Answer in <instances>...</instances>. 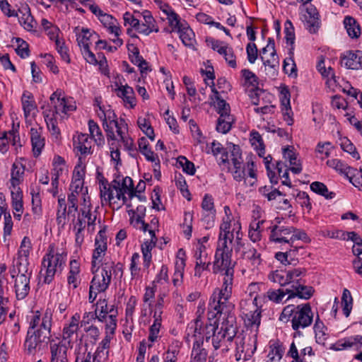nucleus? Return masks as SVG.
<instances>
[{"label":"nucleus","instance_id":"14","mask_svg":"<svg viewBox=\"0 0 362 362\" xmlns=\"http://www.w3.org/2000/svg\"><path fill=\"white\" fill-rule=\"evenodd\" d=\"M107 270H103L101 273L93 274V277L90 281L89 288L88 300L93 303L98 293L105 292L109 287L112 276L107 274Z\"/></svg>","mask_w":362,"mask_h":362},{"label":"nucleus","instance_id":"37","mask_svg":"<svg viewBox=\"0 0 362 362\" xmlns=\"http://www.w3.org/2000/svg\"><path fill=\"white\" fill-rule=\"evenodd\" d=\"M150 239L146 240L142 245L141 251L144 256V267H148L151 259V250L156 246L157 238L153 230H148Z\"/></svg>","mask_w":362,"mask_h":362},{"label":"nucleus","instance_id":"12","mask_svg":"<svg viewBox=\"0 0 362 362\" xmlns=\"http://www.w3.org/2000/svg\"><path fill=\"white\" fill-rule=\"evenodd\" d=\"M235 358L237 361L249 360L257 349L256 333L252 335H235Z\"/></svg>","mask_w":362,"mask_h":362},{"label":"nucleus","instance_id":"32","mask_svg":"<svg viewBox=\"0 0 362 362\" xmlns=\"http://www.w3.org/2000/svg\"><path fill=\"white\" fill-rule=\"evenodd\" d=\"M18 14L19 23L27 31H33L36 28L37 23L34 20L30 13V9L28 5L21 6L18 10Z\"/></svg>","mask_w":362,"mask_h":362},{"label":"nucleus","instance_id":"6","mask_svg":"<svg viewBox=\"0 0 362 362\" xmlns=\"http://www.w3.org/2000/svg\"><path fill=\"white\" fill-rule=\"evenodd\" d=\"M67 253L62 250L49 247L42 261L40 276L43 283L49 284L57 274H60L66 262Z\"/></svg>","mask_w":362,"mask_h":362},{"label":"nucleus","instance_id":"3","mask_svg":"<svg viewBox=\"0 0 362 362\" xmlns=\"http://www.w3.org/2000/svg\"><path fill=\"white\" fill-rule=\"evenodd\" d=\"M236 331L235 317L233 315H228L223 319L220 327L216 321L206 324L204 333L206 341L211 339L212 345L214 349L217 350L226 341H231L236 335Z\"/></svg>","mask_w":362,"mask_h":362},{"label":"nucleus","instance_id":"54","mask_svg":"<svg viewBox=\"0 0 362 362\" xmlns=\"http://www.w3.org/2000/svg\"><path fill=\"white\" fill-rule=\"evenodd\" d=\"M88 129L92 139L98 146H103L105 144V138L99 126L93 120H89Z\"/></svg>","mask_w":362,"mask_h":362},{"label":"nucleus","instance_id":"22","mask_svg":"<svg viewBox=\"0 0 362 362\" xmlns=\"http://www.w3.org/2000/svg\"><path fill=\"white\" fill-rule=\"evenodd\" d=\"M32 243L30 239L25 236L20 245L18 250L17 257L14 259L13 267H25L29 268L28 257L32 251Z\"/></svg>","mask_w":362,"mask_h":362},{"label":"nucleus","instance_id":"21","mask_svg":"<svg viewBox=\"0 0 362 362\" xmlns=\"http://www.w3.org/2000/svg\"><path fill=\"white\" fill-rule=\"evenodd\" d=\"M138 21H139V27L138 33L145 36L149 35L152 33H158L159 28L156 21L152 16L151 11L144 10L137 13Z\"/></svg>","mask_w":362,"mask_h":362},{"label":"nucleus","instance_id":"2","mask_svg":"<svg viewBox=\"0 0 362 362\" xmlns=\"http://www.w3.org/2000/svg\"><path fill=\"white\" fill-rule=\"evenodd\" d=\"M52 325L50 311L46 310L44 313L37 311L33 315L24 343L25 349L29 354L35 353L44 344L49 342Z\"/></svg>","mask_w":362,"mask_h":362},{"label":"nucleus","instance_id":"9","mask_svg":"<svg viewBox=\"0 0 362 362\" xmlns=\"http://www.w3.org/2000/svg\"><path fill=\"white\" fill-rule=\"evenodd\" d=\"M224 216L219 226L218 241L232 244L235 239L237 245H241L242 233L240 217L233 214L228 206L223 208Z\"/></svg>","mask_w":362,"mask_h":362},{"label":"nucleus","instance_id":"18","mask_svg":"<svg viewBox=\"0 0 362 362\" xmlns=\"http://www.w3.org/2000/svg\"><path fill=\"white\" fill-rule=\"evenodd\" d=\"M50 362H68V351L72 346L59 339H49Z\"/></svg>","mask_w":362,"mask_h":362},{"label":"nucleus","instance_id":"7","mask_svg":"<svg viewBox=\"0 0 362 362\" xmlns=\"http://www.w3.org/2000/svg\"><path fill=\"white\" fill-rule=\"evenodd\" d=\"M105 231L100 230L95 238V249L92 255L91 271L93 274L101 273L107 269L109 276L115 273V264L110 258L105 257L107 251Z\"/></svg>","mask_w":362,"mask_h":362},{"label":"nucleus","instance_id":"39","mask_svg":"<svg viewBox=\"0 0 362 362\" xmlns=\"http://www.w3.org/2000/svg\"><path fill=\"white\" fill-rule=\"evenodd\" d=\"M362 346V336L355 335L339 340L335 344V349L341 351L351 348L358 349Z\"/></svg>","mask_w":362,"mask_h":362},{"label":"nucleus","instance_id":"50","mask_svg":"<svg viewBox=\"0 0 362 362\" xmlns=\"http://www.w3.org/2000/svg\"><path fill=\"white\" fill-rule=\"evenodd\" d=\"M211 91L213 92L214 95L211 97L212 100H216L214 101L215 107L217 109V112L219 114V115H221V114H229L230 113V105L228 103H227L224 100L221 99L219 96V93L216 90L214 87V84L211 86Z\"/></svg>","mask_w":362,"mask_h":362},{"label":"nucleus","instance_id":"1","mask_svg":"<svg viewBox=\"0 0 362 362\" xmlns=\"http://www.w3.org/2000/svg\"><path fill=\"white\" fill-rule=\"evenodd\" d=\"M49 102V106L43 111V115L52 136L58 141L61 136L59 123L67 119L76 106L72 98L62 96V91L59 90L51 95Z\"/></svg>","mask_w":362,"mask_h":362},{"label":"nucleus","instance_id":"44","mask_svg":"<svg viewBox=\"0 0 362 362\" xmlns=\"http://www.w3.org/2000/svg\"><path fill=\"white\" fill-rule=\"evenodd\" d=\"M208 353L203 347V343L194 341L191 352L190 362H206Z\"/></svg>","mask_w":362,"mask_h":362},{"label":"nucleus","instance_id":"36","mask_svg":"<svg viewBox=\"0 0 362 362\" xmlns=\"http://www.w3.org/2000/svg\"><path fill=\"white\" fill-rule=\"evenodd\" d=\"M235 270H229L219 272L222 276V284L221 288H216L214 290L223 293L226 296H231Z\"/></svg>","mask_w":362,"mask_h":362},{"label":"nucleus","instance_id":"34","mask_svg":"<svg viewBox=\"0 0 362 362\" xmlns=\"http://www.w3.org/2000/svg\"><path fill=\"white\" fill-rule=\"evenodd\" d=\"M30 140L33 146V152L35 157H37L42 153L45 146V139L42 136V129L32 127L30 129Z\"/></svg>","mask_w":362,"mask_h":362},{"label":"nucleus","instance_id":"40","mask_svg":"<svg viewBox=\"0 0 362 362\" xmlns=\"http://www.w3.org/2000/svg\"><path fill=\"white\" fill-rule=\"evenodd\" d=\"M74 33L76 34V40L81 49L90 47V37L93 36V33L90 29L77 26L74 28Z\"/></svg>","mask_w":362,"mask_h":362},{"label":"nucleus","instance_id":"46","mask_svg":"<svg viewBox=\"0 0 362 362\" xmlns=\"http://www.w3.org/2000/svg\"><path fill=\"white\" fill-rule=\"evenodd\" d=\"M269 351L267 354L266 362H280L284 353V349L281 344L278 341L269 345Z\"/></svg>","mask_w":362,"mask_h":362},{"label":"nucleus","instance_id":"13","mask_svg":"<svg viewBox=\"0 0 362 362\" xmlns=\"http://www.w3.org/2000/svg\"><path fill=\"white\" fill-rule=\"evenodd\" d=\"M231 296H226L223 293L214 291L209 303V313L212 317H216L218 315L223 314L226 315H231L234 305L230 302Z\"/></svg>","mask_w":362,"mask_h":362},{"label":"nucleus","instance_id":"59","mask_svg":"<svg viewBox=\"0 0 362 362\" xmlns=\"http://www.w3.org/2000/svg\"><path fill=\"white\" fill-rule=\"evenodd\" d=\"M288 287L279 289H269L266 293L268 299L275 303H281L284 301V297L289 296Z\"/></svg>","mask_w":362,"mask_h":362},{"label":"nucleus","instance_id":"27","mask_svg":"<svg viewBox=\"0 0 362 362\" xmlns=\"http://www.w3.org/2000/svg\"><path fill=\"white\" fill-rule=\"evenodd\" d=\"M288 289L290 293L286 301L296 297L308 300L310 298L314 293L313 287L303 285L301 283H296L293 286H290Z\"/></svg>","mask_w":362,"mask_h":362},{"label":"nucleus","instance_id":"56","mask_svg":"<svg viewBox=\"0 0 362 362\" xmlns=\"http://www.w3.org/2000/svg\"><path fill=\"white\" fill-rule=\"evenodd\" d=\"M134 206L127 208V213L130 218V223L135 228L146 232L148 230V225L144 222V217L135 214L134 212Z\"/></svg>","mask_w":362,"mask_h":362},{"label":"nucleus","instance_id":"30","mask_svg":"<svg viewBox=\"0 0 362 362\" xmlns=\"http://www.w3.org/2000/svg\"><path fill=\"white\" fill-rule=\"evenodd\" d=\"M25 170V160L18 158L13 163L11 170V186H19L23 180Z\"/></svg>","mask_w":362,"mask_h":362},{"label":"nucleus","instance_id":"24","mask_svg":"<svg viewBox=\"0 0 362 362\" xmlns=\"http://www.w3.org/2000/svg\"><path fill=\"white\" fill-rule=\"evenodd\" d=\"M235 251L238 252H240V259L245 261L247 264H248L249 267L255 268L261 263V257L260 254L257 251V250L250 246H243L241 245L237 246L235 248Z\"/></svg>","mask_w":362,"mask_h":362},{"label":"nucleus","instance_id":"8","mask_svg":"<svg viewBox=\"0 0 362 362\" xmlns=\"http://www.w3.org/2000/svg\"><path fill=\"white\" fill-rule=\"evenodd\" d=\"M99 188L102 204H109L114 210L120 209L124 204L127 208H132L137 203L131 201L126 196L127 192L115 183L110 185L107 181L100 180Z\"/></svg>","mask_w":362,"mask_h":362},{"label":"nucleus","instance_id":"10","mask_svg":"<svg viewBox=\"0 0 362 362\" xmlns=\"http://www.w3.org/2000/svg\"><path fill=\"white\" fill-rule=\"evenodd\" d=\"M11 276L13 279V291L16 300H25L30 291L32 270L23 267H13Z\"/></svg>","mask_w":362,"mask_h":362},{"label":"nucleus","instance_id":"51","mask_svg":"<svg viewBox=\"0 0 362 362\" xmlns=\"http://www.w3.org/2000/svg\"><path fill=\"white\" fill-rule=\"evenodd\" d=\"M234 122L233 115L229 114H221L217 120L216 130L222 134L228 132Z\"/></svg>","mask_w":362,"mask_h":362},{"label":"nucleus","instance_id":"63","mask_svg":"<svg viewBox=\"0 0 362 362\" xmlns=\"http://www.w3.org/2000/svg\"><path fill=\"white\" fill-rule=\"evenodd\" d=\"M194 257L196 259V262H198L199 265L208 264V253L206 251V247L203 243L199 242L196 245Z\"/></svg>","mask_w":362,"mask_h":362},{"label":"nucleus","instance_id":"64","mask_svg":"<svg viewBox=\"0 0 362 362\" xmlns=\"http://www.w3.org/2000/svg\"><path fill=\"white\" fill-rule=\"evenodd\" d=\"M250 141L259 156H262L265 153V150L263 140L259 133L257 132H251Z\"/></svg>","mask_w":362,"mask_h":362},{"label":"nucleus","instance_id":"17","mask_svg":"<svg viewBox=\"0 0 362 362\" xmlns=\"http://www.w3.org/2000/svg\"><path fill=\"white\" fill-rule=\"evenodd\" d=\"M98 212L96 209H80L77 214V217H74L72 219V225H76L78 221L81 222L82 228H87V230L89 233H93L95 230V226L98 221Z\"/></svg>","mask_w":362,"mask_h":362},{"label":"nucleus","instance_id":"52","mask_svg":"<svg viewBox=\"0 0 362 362\" xmlns=\"http://www.w3.org/2000/svg\"><path fill=\"white\" fill-rule=\"evenodd\" d=\"M318 13L313 10V12L308 11L305 16V27L310 33H315L320 27Z\"/></svg>","mask_w":362,"mask_h":362},{"label":"nucleus","instance_id":"5","mask_svg":"<svg viewBox=\"0 0 362 362\" xmlns=\"http://www.w3.org/2000/svg\"><path fill=\"white\" fill-rule=\"evenodd\" d=\"M102 115L100 117L103 119V126L106 132L108 144L113 146L122 141L125 145H131L132 141L127 136V125L124 120H117V116L110 109L103 112Z\"/></svg>","mask_w":362,"mask_h":362},{"label":"nucleus","instance_id":"28","mask_svg":"<svg viewBox=\"0 0 362 362\" xmlns=\"http://www.w3.org/2000/svg\"><path fill=\"white\" fill-rule=\"evenodd\" d=\"M117 88L115 89L116 95L122 99L124 104L126 107L133 108L136 104V98L133 88L128 85L116 84Z\"/></svg>","mask_w":362,"mask_h":362},{"label":"nucleus","instance_id":"29","mask_svg":"<svg viewBox=\"0 0 362 362\" xmlns=\"http://www.w3.org/2000/svg\"><path fill=\"white\" fill-rule=\"evenodd\" d=\"M341 64L348 69H362V51H348L341 58Z\"/></svg>","mask_w":362,"mask_h":362},{"label":"nucleus","instance_id":"4","mask_svg":"<svg viewBox=\"0 0 362 362\" xmlns=\"http://www.w3.org/2000/svg\"><path fill=\"white\" fill-rule=\"evenodd\" d=\"M283 322H291L293 330L299 332L310 327L313 321V313L310 303L285 306L279 316Z\"/></svg>","mask_w":362,"mask_h":362},{"label":"nucleus","instance_id":"16","mask_svg":"<svg viewBox=\"0 0 362 362\" xmlns=\"http://www.w3.org/2000/svg\"><path fill=\"white\" fill-rule=\"evenodd\" d=\"M229 170L233 178L238 182L245 179V172L243 165V159L240 148L238 146L233 145L230 153V159H228Z\"/></svg>","mask_w":362,"mask_h":362},{"label":"nucleus","instance_id":"55","mask_svg":"<svg viewBox=\"0 0 362 362\" xmlns=\"http://www.w3.org/2000/svg\"><path fill=\"white\" fill-rule=\"evenodd\" d=\"M134 206L127 208V213L130 218V223L135 228L146 232L148 230V225L144 222V217L135 214L134 212Z\"/></svg>","mask_w":362,"mask_h":362},{"label":"nucleus","instance_id":"25","mask_svg":"<svg viewBox=\"0 0 362 362\" xmlns=\"http://www.w3.org/2000/svg\"><path fill=\"white\" fill-rule=\"evenodd\" d=\"M327 165L339 173L344 175L355 187H358V185L356 184L355 180L357 169L349 166L344 162L337 158L328 160Z\"/></svg>","mask_w":362,"mask_h":362},{"label":"nucleus","instance_id":"11","mask_svg":"<svg viewBox=\"0 0 362 362\" xmlns=\"http://www.w3.org/2000/svg\"><path fill=\"white\" fill-rule=\"evenodd\" d=\"M232 244L226 242H217L216 250L213 262V272L218 274L221 272L235 270L236 262L232 260Z\"/></svg>","mask_w":362,"mask_h":362},{"label":"nucleus","instance_id":"31","mask_svg":"<svg viewBox=\"0 0 362 362\" xmlns=\"http://www.w3.org/2000/svg\"><path fill=\"white\" fill-rule=\"evenodd\" d=\"M74 146L83 156L91 154L92 139L88 137L87 134L80 133L74 137Z\"/></svg>","mask_w":362,"mask_h":362},{"label":"nucleus","instance_id":"60","mask_svg":"<svg viewBox=\"0 0 362 362\" xmlns=\"http://www.w3.org/2000/svg\"><path fill=\"white\" fill-rule=\"evenodd\" d=\"M137 13H139V11H135L133 13H131L130 12H125L123 15L124 26H129V28H127L128 34H130V32L132 31V28L138 33L139 21H138L139 16H137Z\"/></svg>","mask_w":362,"mask_h":362},{"label":"nucleus","instance_id":"48","mask_svg":"<svg viewBox=\"0 0 362 362\" xmlns=\"http://www.w3.org/2000/svg\"><path fill=\"white\" fill-rule=\"evenodd\" d=\"M95 313L98 315L97 318L98 320L103 322L108 313L110 315L116 313V311L115 310L114 305H108L106 300L100 299L96 303Z\"/></svg>","mask_w":362,"mask_h":362},{"label":"nucleus","instance_id":"35","mask_svg":"<svg viewBox=\"0 0 362 362\" xmlns=\"http://www.w3.org/2000/svg\"><path fill=\"white\" fill-rule=\"evenodd\" d=\"M245 323L247 327H250L251 332L256 333L257 335V331L261 322V311L257 307L254 308L253 310H249L245 313Z\"/></svg>","mask_w":362,"mask_h":362},{"label":"nucleus","instance_id":"33","mask_svg":"<svg viewBox=\"0 0 362 362\" xmlns=\"http://www.w3.org/2000/svg\"><path fill=\"white\" fill-rule=\"evenodd\" d=\"M21 104L26 119L35 115L37 110V105L33 94L29 91H24L21 96Z\"/></svg>","mask_w":362,"mask_h":362},{"label":"nucleus","instance_id":"47","mask_svg":"<svg viewBox=\"0 0 362 362\" xmlns=\"http://www.w3.org/2000/svg\"><path fill=\"white\" fill-rule=\"evenodd\" d=\"M264 220H254L250 224L248 235L250 239L254 242H258L262 238V231Z\"/></svg>","mask_w":362,"mask_h":362},{"label":"nucleus","instance_id":"62","mask_svg":"<svg viewBox=\"0 0 362 362\" xmlns=\"http://www.w3.org/2000/svg\"><path fill=\"white\" fill-rule=\"evenodd\" d=\"M310 189L315 193L323 196L327 199H331L334 198L335 196L334 192H329L327 186L324 183L320 182H313L310 185Z\"/></svg>","mask_w":362,"mask_h":362},{"label":"nucleus","instance_id":"20","mask_svg":"<svg viewBox=\"0 0 362 362\" xmlns=\"http://www.w3.org/2000/svg\"><path fill=\"white\" fill-rule=\"evenodd\" d=\"M80 322V315L75 313L71 319L64 324L62 329V339L60 340L73 346L74 341L77 339Z\"/></svg>","mask_w":362,"mask_h":362},{"label":"nucleus","instance_id":"23","mask_svg":"<svg viewBox=\"0 0 362 362\" xmlns=\"http://www.w3.org/2000/svg\"><path fill=\"white\" fill-rule=\"evenodd\" d=\"M270 229L269 239L275 243H287L291 246V237L292 232H293V226H283L274 225L269 228Z\"/></svg>","mask_w":362,"mask_h":362},{"label":"nucleus","instance_id":"38","mask_svg":"<svg viewBox=\"0 0 362 362\" xmlns=\"http://www.w3.org/2000/svg\"><path fill=\"white\" fill-rule=\"evenodd\" d=\"M153 319V324L150 326L148 330V341L149 342L148 348H151L153 343L158 341L161 337L162 317L152 316Z\"/></svg>","mask_w":362,"mask_h":362},{"label":"nucleus","instance_id":"19","mask_svg":"<svg viewBox=\"0 0 362 362\" xmlns=\"http://www.w3.org/2000/svg\"><path fill=\"white\" fill-rule=\"evenodd\" d=\"M113 183L121 187L124 192H127V195L131 201H139L144 202L146 201V197L140 194L141 189L145 188L144 182L140 181L138 184L137 188H139V190H136L134 188L132 179L127 176L122 179V182L114 181Z\"/></svg>","mask_w":362,"mask_h":362},{"label":"nucleus","instance_id":"41","mask_svg":"<svg viewBox=\"0 0 362 362\" xmlns=\"http://www.w3.org/2000/svg\"><path fill=\"white\" fill-rule=\"evenodd\" d=\"M111 339L110 334H106L97 347L94 355L98 362H105L108 358Z\"/></svg>","mask_w":362,"mask_h":362},{"label":"nucleus","instance_id":"26","mask_svg":"<svg viewBox=\"0 0 362 362\" xmlns=\"http://www.w3.org/2000/svg\"><path fill=\"white\" fill-rule=\"evenodd\" d=\"M204 330L202 322L199 316L188 325L186 329L187 340L190 341V338H194V341H198L203 343L202 339H205Z\"/></svg>","mask_w":362,"mask_h":362},{"label":"nucleus","instance_id":"49","mask_svg":"<svg viewBox=\"0 0 362 362\" xmlns=\"http://www.w3.org/2000/svg\"><path fill=\"white\" fill-rule=\"evenodd\" d=\"M344 24L350 37L358 38L360 36V25L354 18L351 16H346L344 20Z\"/></svg>","mask_w":362,"mask_h":362},{"label":"nucleus","instance_id":"15","mask_svg":"<svg viewBox=\"0 0 362 362\" xmlns=\"http://www.w3.org/2000/svg\"><path fill=\"white\" fill-rule=\"evenodd\" d=\"M260 58L265 67L269 68L271 76H274L276 75L277 69L279 66V61L276 53L274 40L269 39L267 46L261 51Z\"/></svg>","mask_w":362,"mask_h":362},{"label":"nucleus","instance_id":"43","mask_svg":"<svg viewBox=\"0 0 362 362\" xmlns=\"http://www.w3.org/2000/svg\"><path fill=\"white\" fill-rule=\"evenodd\" d=\"M140 152L145 156L148 161L155 163L156 167L158 166V156L149 148V143L145 138H141L138 141Z\"/></svg>","mask_w":362,"mask_h":362},{"label":"nucleus","instance_id":"53","mask_svg":"<svg viewBox=\"0 0 362 362\" xmlns=\"http://www.w3.org/2000/svg\"><path fill=\"white\" fill-rule=\"evenodd\" d=\"M185 267V259L182 257H177L175 264V272L173 277L174 286H177L181 284L184 275Z\"/></svg>","mask_w":362,"mask_h":362},{"label":"nucleus","instance_id":"61","mask_svg":"<svg viewBox=\"0 0 362 362\" xmlns=\"http://www.w3.org/2000/svg\"><path fill=\"white\" fill-rule=\"evenodd\" d=\"M284 33L286 44L291 45V47L289 48L290 54H293V45L295 42L296 37L294 27L289 20H287L284 23Z\"/></svg>","mask_w":362,"mask_h":362},{"label":"nucleus","instance_id":"58","mask_svg":"<svg viewBox=\"0 0 362 362\" xmlns=\"http://www.w3.org/2000/svg\"><path fill=\"white\" fill-rule=\"evenodd\" d=\"M314 331L317 343L319 344H325V341L328 337L327 328L318 317H317L314 325Z\"/></svg>","mask_w":362,"mask_h":362},{"label":"nucleus","instance_id":"42","mask_svg":"<svg viewBox=\"0 0 362 362\" xmlns=\"http://www.w3.org/2000/svg\"><path fill=\"white\" fill-rule=\"evenodd\" d=\"M80 264L76 259H73L69 264V272L67 276V281L70 286L76 288L80 284Z\"/></svg>","mask_w":362,"mask_h":362},{"label":"nucleus","instance_id":"45","mask_svg":"<svg viewBox=\"0 0 362 362\" xmlns=\"http://www.w3.org/2000/svg\"><path fill=\"white\" fill-rule=\"evenodd\" d=\"M177 31L179 33L180 40L185 46H193L195 41L194 33L187 23L181 25Z\"/></svg>","mask_w":362,"mask_h":362},{"label":"nucleus","instance_id":"57","mask_svg":"<svg viewBox=\"0 0 362 362\" xmlns=\"http://www.w3.org/2000/svg\"><path fill=\"white\" fill-rule=\"evenodd\" d=\"M269 279L274 283L279 284L281 286H290V280L288 279L287 271H273L269 274Z\"/></svg>","mask_w":362,"mask_h":362}]
</instances>
